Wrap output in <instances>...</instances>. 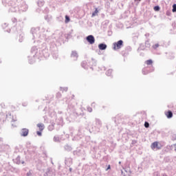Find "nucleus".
Masks as SVG:
<instances>
[{
	"mask_svg": "<svg viewBox=\"0 0 176 176\" xmlns=\"http://www.w3.org/2000/svg\"><path fill=\"white\" fill-rule=\"evenodd\" d=\"M162 144H160L159 142H154L151 144V149L153 150H155V149H162Z\"/></svg>",
	"mask_w": 176,
	"mask_h": 176,
	"instance_id": "f257e3e1",
	"label": "nucleus"
},
{
	"mask_svg": "<svg viewBox=\"0 0 176 176\" xmlns=\"http://www.w3.org/2000/svg\"><path fill=\"white\" fill-rule=\"evenodd\" d=\"M123 46V41L120 40L116 43H113V50H119Z\"/></svg>",
	"mask_w": 176,
	"mask_h": 176,
	"instance_id": "f03ea898",
	"label": "nucleus"
},
{
	"mask_svg": "<svg viewBox=\"0 0 176 176\" xmlns=\"http://www.w3.org/2000/svg\"><path fill=\"white\" fill-rule=\"evenodd\" d=\"M87 41L90 43V45H93L96 42V39L94 38V36L89 35L87 36Z\"/></svg>",
	"mask_w": 176,
	"mask_h": 176,
	"instance_id": "7ed1b4c3",
	"label": "nucleus"
},
{
	"mask_svg": "<svg viewBox=\"0 0 176 176\" xmlns=\"http://www.w3.org/2000/svg\"><path fill=\"white\" fill-rule=\"evenodd\" d=\"M29 131L27 129H23L21 131V134L22 137H27L28 135Z\"/></svg>",
	"mask_w": 176,
	"mask_h": 176,
	"instance_id": "20e7f679",
	"label": "nucleus"
},
{
	"mask_svg": "<svg viewBox=\"0 0 176 176\" xmlns=\"http://www.w3.org/2000/svg\"><path fill=\"white\" fill-rule=\"evenodd\" d=\"M164 113L168 119H171V118H173V112L171 111H165Z\"/></svg>",
	"mask_w": 176,
	"mask_h": 176,
	"instance_id": "39448f33",
	"label": "nucleus"
},
{
	"mask_svg": "<svg viewBox=\"0 0 176 176\" xmlns=\"http://www.w3.org/2000/svg\"><path fill=\"white\" fill-rule=\"evenodd\" d=\"M98 47L100 50H105L107 49V45L101 43L98 45Z\"/></svg>",
	"mask_w": 176,
	"mask_h": 176,
	"instance_id": "423d86ee",
	"label": "nucleus"
},
{
	"mask_svg": "<svg viewBox=\"0 0 176 176\" xmlns=\"http://www.w3.org/2000/svg\"><path fill=\"white\" fill-rule=\"evenodd\" d=\"M37 127H38L40 131H43V129H45V124H38Z\"/></svg>",
	"mask_w": 176,
	"mask_h": 176,
	"instance_id": "0eeeda50",
	"label": "nucleus"
},
{
	"mask_svg": "<svg viewBox=\"0 0 176 176\" xmlns=\"http://www.w3.org/2000/svg\"><path fill=\"white\" fill-rule=\"evenodd\" d=\"M145 64H146V65H152V64H153V61L152 60V59L146 60Z\"/></svg>",
	"mask_w": 176,
	"mask_h": 176,
	"instance_id": "6e6552de",
	"label": "nucleus"
},
{
	"mask_svg": "<svg viewBox=\"0 0 176 176\" xmlns=\"http://www.w3.org/2000/svg\"><path fill=\"white\" fill-rule=\"evenodd\" d=\"M106 75L107 76H112V69H109L106 72Z\"/></svg>",
	"mask_w": 176,
	"mask_h": 176,
	"instance_id": "1a4fd4ad",
	"label": "nucleus"
},
{
	"mask_svg": "<svg viewBox=\"0 0 176 176\" xmlns=\"http://www.w3.org/2000/svg\"><path fill=\"white\" fill-rule=\"evenodd\" d=\"M98 13V10L96 8L95 11L92 13V17L97 16Z\"/></svg>",
	"mask_w": 176,
	"mask_h": 176,
	"instance_id": "9d476101",
	"label": "nucleus"
},
{
	"mask_svg": "<svg viewBox=\"0 0 176 176\" xmlns=\"http://www.w3.org/2000/svg\"><path fill=\"white\" fill-rule=\"evenodd\" d=\"M154 10H155V12H159V10H160V7H159L158 6H155V7H154Z\"/></svg>",
	"mask_w": 176,
	"mask_h": 176,
	"instance_id": "9b49d317",
	"label": "nucleus"
},
{
	"mask_svg": "<svg viewBox=\"0 0 176 176\" xmlns=\"http://www.w3.org/2000/svg\"><path fill=\"white\" fill-rule=\"evenodd\" d=\"M69 21H70L69 16L66 15L65 16V23H69Z\"/></svg>",
	"mask_w": 176,
	"mask_h": 176,
	"instance_id": "f8f14e48",
	"label": "nucleus"
},
{
	"mask_svg": "<svg viewBox=\"0 0 176 176\" xmlns=\"http://www.w3.org/2000/svg\"><path fill=\"white\" fill-rule=\"evenodd\" d=\"M172 11L173 13L176 12V4H173Z\"/></svg>",
	"mask_w": 176,
	"mask_h": 176,
	"instance_id": "ddd939ff",
	"label": "nucleus"
},
{
	"mask_svg": "<svg viewBox=\"0 0 176 176\" xmlns=\"http://www.w3.org/2000/svg\"><path fill=\"white\" fill-rule=\"evenodd\" d=\"M144 127H146V129H148V127H149V122H145V123H144Z\"/></svg>",
	"mask_w": 176,
	"mask_h": 176,
	"instance_id": "4468645a",
	"label": "nucleus"
},
{
	"mask_svg": "<svg viewBox=\"0 0 176 176\" xmlns=\"http://www.w3.org/2000/svg\"><path fill=\"white\" fill-rule=\"evenodd\" d=\"M158 47H159V44H155L153 45V49H157Z\"/></svg>",
	"mask_w": 176,
	"mask_h": 176,
	"instance_id": "2eb2a0df",
	"label": "nucleus"
},
{
	"mask_svg": "<svg viewBox=\"0 0 176 176\" xmlns=\"http://www.w3.org/2000/svg\"><path fill=\"white\" fill-rule=\"evenodd\" d=\"M108 170H111V165H109L107 168V171H108Z\"/></svg>",
	"mask_w": 176,
	"mask_h": 176,
	"instance_id": "dca6fc26",
	"label": "nucleus"
},
{
	"mask_svg": "<svg viewBox=\"0 0 176 176\" xmlns=\"http://www.w3.org/2000/svg\"><path fill=\"white\" fill-rule=\"evenodd\" d=\"M37 134L38 135H42V133L41 132H39V131H37Z\"/></svg>",
	"mask_w": 176,
	"mask_h": 176,
	"instance_id": "f3484780",
	"label": "nucleus"
},
{
	"mask_svg": "<svg viewBox=\"0 0 176 176\" xmlns=\"http://www.w3.org/2000/svg\"><path fill=\"white\" fill-rule=\"evenodd\" d=\"M0 63H1V60H0Z\"/></svg>",
	"mask_w": 176,
	"mask_h": 176,
	"instance_id": "a211bd4d",
	"label": "nucleus"
}]
</instances>
